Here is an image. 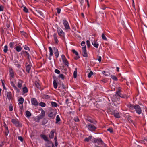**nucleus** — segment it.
Instances as JSON below:
<instances>
[{"instance_id": "obj_1", "label": "nucleus", "mask_w": 147, "mask_h": 147, "mask_svg": "<svg viewBox=\"0 0 147 147\" xmlns=\"http://www.w3.org/2000/svg\"><path fill=\"white\" fill-rule=\"evenodd\" d=\"M121 91V89H119L117 90L115 94V96H114L115 97H119L122 98L127 99L129 97L128 95L125 94L124 95L120 93Z\"/></svg>"}, {"instance_id": "obj_2", "label": "nucleus", "mask_w": 147, "mask_h": 147, "mask_svg": "<svg viewBox=\"0 0 147 147\" xmlns=\"http://www.w3.org/2000/svg\"><path fill=\"white\" fill-rule=\"evenodd\" d=\"M86 127L89 131L92 132L95 131L97 129V127L94 124L89 123L86 125Z\"/></svg>"}, {"instance_id": "obj_3", "label": "nucleus", "mask_w": 147, "mask_h": 147, "mask_svg": "<svg viewBox=\"0 0 147 147\" xmlns=\"http://www.w3.org/2000/svg\"><path fill=\"white\" fill-rule=\"evenodd\" d=\"M135 110L137 113L139 115L140 114L142 113V110L140 106L137 104L135 105Z\"/></svg>"}, {"instance_id": "obj_4", "label": "nucleus", "mask_w": 147, "mask_h": 147, "mask_svg": "<svg viewBox=\"0 0 147 147\" xmlns=\"http://www.w3.org/2000/svg\"><path fill=\"white\" fill-rule=\"evenodd\" d=\"M56 115V113L53 110L51 111L48 113V117L52 119H54Z\"/></svg>"}, {"instance_id": "obj_5", "label": "nucleus", "mask_w": 147, "mask_h": 147, "mask_svg": "<svg viewBox=\"0 0 147 147\" xmlns=\"http://www.w3.org/2000/svg\"><path fill=\"white\" fill-rule=\"evenodd\" d=\"M57 31L58 35L61 37H63L64 36L65 33L63 31L62 29L60 27H58L57 28Z\"/></svg>"}, {"instance_id": "obj_6", "label": "nucleus", "mask_w": 147, "mask_h": 147, "mask_svg": "<svg viewBox=\"0 0 147 147\" xmlns=\"http://www.w3.org/2000/svg\"><path fill=\"white\" fill-rule=\"evenodd\" d=\"M63 23L66 30L70 29V27L68 23L66 20L65 19H63Z\"/></svg>"}, {"instance_id": "obj_7", "label": "nucleus", "mask_w": 147, "mask_h": 147, "mask_svg": "<svg viewBox=\"0 0 147 147\" xmlns=\"http://www.w3.org/2000/svg\"><path fill=\"white\" fill-rule=\"evenodd\" d=\"M82 51L83 56L85 57H88V55L86 51V46L82 48Z\"/></svg>"}, {"instance_id": "obj_8", "label": "nucleus", "mask_w": 147, "mask_h": 147, "mask_svg": "<svg viewBox=\"0 0 147 147\" xmlns=\"http://www.w3.org/2000/svg\"><path fill=\"white\" fill-rule=\"evenodd\" d=\"M86 120L92 123L94 125L96 124L97 123V121H96L92 119L91 117L89 116H88L87 117Z\"/></svg>"}, {"instance_id": "obj_9", "label": "nucleus", "mask_w": 147, "mask_h": 147, "mask_svg": "<svg viewBox=\"0 0 147 147\" xmlns=\"http://www.w3.org/2000/svg\"><path fill=\"white\" fill-rule=\"evenodd\" d=\"M31 101L32 105L37 106L38 105V102L37 101L36 99L35 98H31Z\"/></svg>"}, {"instance_id": "obj_10", "label": "nucleus", "mask_w": 147, "mask_h": 147, "mask_svg": "<svg viewBox=\"0 0 147 147\" xmlns=\"http://www.w3.org/2000/svg\"><path fill=\"white\" fill-rule=\"evenodd\" d=\"M45 115V111L43 110L41 111V113L37 116V118L39 119H42Z\"/></svg>"}, {"instance_id": "obj_11", "label": "nucleus", "mask_w": 147, "mask_h": 147, "mask_svg": "<svg viewBox=\"0 0 147 147\" xmlns=\"http://www.w3.org/2000/svg\"><path fill=\"white\" fill-rule=\"evenodd\" d=\"M112 114H113L114 116L116 118H119L120 117L119 113L116 110L113 112Z\"/></svg>"}, {"instance_id": "obj_12", "label": "nucleus", "mask_w": 147, "mask_h": 147, "mask_svg": "<svg viewBox=\"0 0 147 147\" xmlns=\"http://www.w3.org/2000/svg\"><path fill=\"white\" fill-rule=\"evenodd\" d=\"M97 142H98V143L100 144V145H102V146H103L100 147V146H97V145H96L94 147H107V145L103 142V141L102 140H100L99 141H98Z\"/></svg>"}, {"instance_id": "obj_13", "label": "nucleus", "mask_w": 147, "mask_h": 147, "mask_svg": "<svg viewBox=\"0 0 147 147\" xmlns=\"http://www.w3.org/2000/svg\"><path fill=\"white\" fill-rule=\"evenodd\" d=\"M9 75L10 78H13L14 77V73L13 70L12 68L9 69Z\"/></svg>"}, {"instance_id": "obj_14", "label": "nucleus", "mask_w": 147, "mask_h": 147, "mask_svg": "<svg viewBox=\"0 0 147 147\" xmlns=\"http://www.w3.org/2000/svg\"><path fill=\"white\" fill-rule=\"evenodd\" d=\"M12 122L13 123V124L17 126L18 127L19 125V123L18 121L17 120H16L15 119H13L11 120Z\"/></svg>"}, {"instance_id": "obj_15", "label": "nucleus", "mask_w": 147, "mask_h": 147, "mask_svg": "<svg viewBox=\"0 0 147 147\" xmlns=\"http://www.w3.org/2000/svg\"><path fill=\"white\" fill-rule=\"evenodd\" d=\"M53 50L55 51L54 53L55 56L56 58H57L58 57L59 55V53L58 51L57 48H53Z\"/></svg>"}, {"instance_id": "obj_16", "label": "nucleus", "mask_w": 147, "mask_h": 147, "mask_svg": "<svg viewBox=\"0 0 147 147\" xmlns=\"http://www.w3.org/2000/svg\"><path fill=\"white\" fill-rule=\"evenodd\" d=\"M18 82L17 86L20 89H21L23 81L20 79H18Z\"/></svg>"}, {"instance_id": "obj_17", "label": "nucleus", "mask_w": 147, "mask_h": 147, "mask_svg": "<svg viewBox=\"0 0 147 147\" xmlns=\"http://www.w3.org/2000/svg\"><path fill=\"white\" fill-rule=\"evenodd\" d=\"M11 85L14 88V89L16 91V92L19 93L20 92V90L15 86L14 83L13 82H11Z\"/></svg>"}, {"instance_id": "obj_18", "label": "nucleus", "mask_w": 147, "mask_h": 147, "mask_svg": "<svg viewBox=\"0 0 147 147\" xmlns=\"http://www.w3.org/2000/svg\"><path fill=\"white\" fill-rule=\"evenodd\" d=\"M57 36V35L56 33H54V34L53 36L54 38V40L55 42V43L57 44H58L59 41L58 40Z\"/></svg>"}, {"instance_id": "obj_19", "label": "nucleus", "mask_w": 147, "mask_h": 147, "mask_svg": "<svg viewBox=\"0 0 147 147\" xmlns=\"http://www.w3.org/2000/svg\"><path fill=\"white\" fill-rule=\"evenodd\" d=\"M7 98L9 100H11L12 98V93L10 92H9L7 93Z\"/></svg>"}, {"instance_id": "obj_20", "label": "nucleus", "mask_w": 147, "mask_h": 147, "mask_svg": "<svg viewBox=\"0 0 147 147\" xmlns=\"http://www.w3.org/2000/svg\"><path fill=\"white\" fill-rule=\"evenodd\" d=\"M36 12L38 16L39 17H44V14L43 13H42V12L40 10H36Z\"/></svg>"}, {"instance_id": "obj_21", "label": "nucleus", "mask_w": 147, "mask_h": 147, "mask_svg": "<svg viewBox=\"0 0 147 147\" xmlns=\"http://www.w3.org/2000/svg\"><path fill=\"white\" fill-rule=\"evenodd\" d=\"M34 85L38 89L40 88V86L39 83V80L35 81L34 82Z\"/></svg>"}, {"instance_id": "obj_22", "label": "nucleus", "mask_w": 147, "mask_h": 147, "mask_svg": "<svg viewBox=\"0 0 147 147\" xmlns=\"http://www.w3.org/2000/svg\"><path fill=\"white\" fill-rule=\"evenodd\" d=\"M40 136L45 141L47 142V141H48V138L46 135L44 134H41Z\"/></svg>"}, {"instance_id": "obj_23", "label": "nucleus", "mask_w": 147, "mask_h": 147, "mask_svg": "<svg viewBox=\"0 0 147 147\" xmlns=\"http://www.w3.org/2000/svg\"><path fill=\"white\" fill-rule=\"evenodd\" d=\"M54 131L53 130H52L50 133L49 135V137L50 139H53L54 136Z\"/></svg>"}, {"instance_id": "obj_24", "label": "nucleus", "mask_w": 147, "mask_h": 147, "mask_svg": "<svg viewBox=\"0 0 147 147\" xmlns=\"http://www.w3.org/2000/svg\"><path fill=\"white\" fill-rule=\"evenodd\" d=\"M31 69V65L30 64H29L26 66V72L29 73H30V71Z\"/></svg>"}, {"instance_id": "obj_25", "label": "nucleus", "mask_w": 147, "mask_h": 147, "mask_svg": "<svg viewBox=\"0 0 147 147\" xmlns=\"http://www.w3.org/2000/svg\"><path fill=\"white\" fill-rule=\"evenodd\" d=\"M22 47L19 46H17L15 48V49L18 52L22 50Z\"/></svg>"}, {"instance_id": "obj_26", "label": "nucleus", "mask_w": 147, "mask_h": 147, "mask_svg": "<svg viewBox=\"0 0 147 147\" xmlns=\"http://www.w3.org/2000/svg\"><path fill=\"white\" fill-rule=\"evenodd\" d=\"M92 44L96 48H98V47L99 44L96 42H92Z\"/></svg>"}, {"instance_id": "obj_27", "label": "nucleus", "mask_w": 147, "mask_h": 147, "mask_svg": "<svg viewBox=\"0 0 147 147\" xmlns=\"http://www.w3.org/2000/svg\"><path fill=\"white\" fill-rule=\"evenodd\" d=\"M23 92L24 94L28 92V90L26 87H24L22 88Z\"/></svg>"}, {"instance_id": "obj_28", "label": "nucleus", "mask_w": 147, "mask_h": 147, "mask_svg": "<svg viewBox=\"0 0 147 147\" xmlns=\"http://www.w3.org/2000/svg\"><path fill=\"white\" fill-rule=\"evenodd\" d=\"M62 61L63 63L65 64V65L67 66V67L69 66V63L66 59H64Z\"/></svg>"}, {"instance_id": "obj_29", "label": "nucleus", "mask_w": 147, "mask_h": 147, "mask_svg": "<svg viewBox=\"0 0 147 147\" xmlns=\"http://www.w3.org/2000/svg\"><path fill=\"white\" fill-rule=\"evenodd\" d=\"M127 106L129 108L132 110L134 109H135V105H134L133 104H129Z\"/></svg>"}, {"instance_id": "obj_30", "label": "nucleus", "mask_w": 147, "mask_h": 147, "mask_svg": "<svg viewBox=\"0 0 147 147\" xmlns=\"http://www.w3.org/2000/svg\"><path fill=\"white\" fill-rule=\"evenodd\" d=\"M49 51L50 52L49 55L50 56H52L53 55V51L52 48L51 47H49Z\"/></svg>"}, {"instance_id": "obj_31", "label": "nucleus", "mask_w": 147, "mask_h": 147, "mask_svg": "<svg viewBox=\"0 0 147 147\" xmlns=\"http://www.w3.org/2000/svg\"><path fill=\"white\" fill-rule=\"evenodd\" d=\"M19 104H22L24 102V98L23 97H21L18 100Z\"/></svg>"}, {"instance_id": "obj_32", "label": "nucleus", "mask_w": 147, "mask_h": 147, "mask_svg": "<svg viewBox=\"0 0 147 147\" xmlns=\"http://www.w3.org/2000/svg\"><path fill=\"white\" fill-rule=\"evenodd\" d=\"M111 78L114 80L115 81H117L118 80V79L115 76L113 75H111Z\"/></svg>"}, {"instance_id": "obj_33", "label": "nucleus", "mask_w": 147, "mask_h": 147, "mask_svg": "<svg viewBox=\"0 0 147 147\" xmlns=\"http://www.w3.org/2000/svg\"><path fill=\"white\" fill-rule=\"evenodd\" d=\"M4 133L5 136H7L8 135V134L9 133L8 127H6V129H5Z\"/></svg>"}, {"instance_id": "obj_34", "label": "nucleus", "mask_w": 147, "mask_h": 147, "mask_svg": "<svg viewBox=\"0 0 147 147\" xmlns=\"http://www.w3.org/2000/svg\"><path fill=\"white\" fill-rule=\"evenodd\" d=\"M60 121V119L59 116L58 115H57L56 116V122L55 123L57 124L58 123V122Z\"/></svg>"}, {"instance_id": "obj_35", "label": "nucleus", "mask_w": 147, "mask_h": 147, "mask_svg": "<svg viewBox=\"0 0 147 147\" xmlns=\"http://www.w3.org/2000/svg\"><path fill=\"white\" fill-rule=\"evenodd\" d=\"M102 140L101 138H100V139H97L96 140H94V142L95 143H97L98 145H95V146L96 145H97V146H102V147H103V146H102V145H100V144L98 143V141H99V140Z\"/></svg>"}, {"instance_id": "obj_36", "label": "nucleus", "mask_w": 147, "mask_h": 147, "mask_svg": "<svg viewBox=\"0 0 147 147\" xmlns=\"http://www.w3.org/2000/svg\"><path fill=\"white\" fill-rule=\"evenodd\" d=\"M26 115L27 117H29L31 115V113L28 111H26Z\"/></svg>"}, {"instance_id": "obj_37", "label": "nucleus", "mask_w": 147, "mask_h": 147, "mask_svg": "<svg viewBox=\"0 0 147 147\" xmlns=\"http://www.w3.org/2000/svg\"><path fill=\"white\" fill-rule=\"evenodd\" d=\"M92 136H89L88 138H86L84 139V141L86 142H89L92 138Z\"/></svg>"}, {"instance_id": "obj_38", "label": "nucleus", "mask_w": 147, "mask_h": 147, "mask_svg": "<svg viewBox=\"0 0 147 147\" xmlns=\"http://www.w3.org/2000/svg\"><path fill=\"white\" fill-rule=\"evenodd\" d=\"M126 117L127 119L129 122H131V123L133 122V120L131 119V116L129 115H128L126 116Z\"/></svg>"}, {"instance_id": "obj_39", "label": "nucleus", "mask_w": 147, "mask_h": 147, "mask_svg": "<svg viewBox=\"0 0 147 147\" xmlns=\"http://www.w3.org/2000/svg\"><path fill=\"white\" fill-rule=\"evenodd\" d=\"M53 85L55 89L57 88V84L56 81L55 80H54L53 81Z\"/></svg>"}, {"instance_id": "obj_40", "label": "nucleus", "mask_w": 147, "mask_h": 147, "mask_svg": "<svg viewBox=\"0 0 147 147\" xmlns=\"http://www.w3.org/2000/svg\"><path fill=\"white\" fill-rule=\"evenodd\" d=\"M77 76V69L75 68L74 73V78H76Z\"/></svg>"}, {"instance_id": "obj_41", "label": "nucleus", "mask_w": 147, "mask_h": 147, "mask_svg": "<svg viewBox=\"0 0 147 147\" xmlns=\"http://www.w3.org/2000/svg\"><path fill=\"white\" fill-rule=\"evenodd\" d=\"M51 104L53 107H57V104L55 102H51Z\"/></svg>"}, {"instance_id": "obj_42", "label": "nucleus", "mask_w": 147, "mask_h": 147, "mask_svg": "<svg viewBox=\"0 0 147 147\" xmlns=\"http://www.w3.org/2000/svg\"><path fill=\"white\" fill-rule=\"evenodd\" d=\"M8 50V49L7 46V45H5L4 46V49L3 50V51H4V52L5 53H7V52Z\"/></svg>"}, {"instance_id": "obj_43", "label": "nucleus", "mask_w": 147, "mask_h": 147, "mask_svg": "<svg viewBox=\"0 0 147 147\" xmlns=\"http://www.w3.org/2000/svg\"><path fill=\"white\" fill-rule=\"evenodd\" d=\"M39 105L40 106L43 107H45L46 106L45 103L43 102H41L40 103Z\"/></svg>"}, {"instance_id": "obj_44", "label": "nucleus", "mask_w": 147, "mask_h": 147, "mask_svg": "<svg viewBox=\"0 0 147 147\" xmlns=\"http://www.w3.org/2000/svg\"><path fill=\"white\" fill-rule=\"evenodd\" d=\"M47 122V120L45 119H44L42 122V124L45 125Z\"/></svg>"}, {"instance_id": "obj_45", "label": "nucleus", "mask_w": 147, "mask_h": 147, "mask_svg": "<svg viewBox=\"0 0 147 147\" xmlns=\"http://www.w3.org/2000/svg\"><path fill=\"white\" fill-rule=\"evenodd\" d=\"M102 39L103 40H107V38L105 36V34H104V33H103L102 34Z\"/></svg>"}, {"instance_id": "obj_46", "label": "nucleus", "mask_w": 147, "mask_h": 147, "mask_svg": "<svg viewBox=\"0 0 147 147\" xmlns=\"http://www.w3.org/2000/svg\"><path fill=\"white\" fill-rule=\"evenodd\" d=\"M14 42H11L9 44V46L11 48H12L13 46L14 45Z\"/></svg>"}, {"instance_id": "obj_47", "label": "nucleus", "mask_w": 147, "mask_h": 147, "mask_svg": "<svg viewBox=\"0 0 147 147\" xmlns=\"http://www.w3.org/2000/svg\"><path fill=\"white\" fill-rule=\"evenodd\" d=\"M86 44L88 48H89L90 47V42L89 40H87Z\"/></svg>"}, {"instance_id": "obj_48", "label": "nucleus", "mask_w": 147, "mask_h": 147, "mask_svg": "<svg viewBox=\"0 0 147 147\" xmlns=\"http://www.w3.org/2000/svg\"><path fill=\"white\" fill-rule=\"evenodd\" d=\"M93 73L92 71H90L89 73L88 77L89 78H90L91 77V76L93 75Z\"/></svg>"}, {"instance_id": "obj_49", "label": "nucleus", "mask_w": 147, "mask_h": 147, "mask_svg": "<svg viewBox=\"0 0 147 147\" xmlns=\"http://www.w3.org/2000/svg\"><path fill=\"white\" fill-rule=\"evenodd\" d=\"M72 52L77 56L78 55V53L77 52L75 51L74 49H73L72 50Z\"/></svg>"}, {"instance_id": "obj_50", "label": "nucleus", "mask_w": 147, "mask_h": 147, "mask_svg": "<svg viewBox=\"0 0 147 147\" xmlns=\"http://www.w3.org/2000/svg\"><path fill=\"white\" fill-rule=\"evenodd\" d=\"M102 73L106 76H109V73H108L107 74H106V71H102Z\"/></svg>"}, {"instance_id": "obj_51", "label": "nucleus", "mask_w": 147, "mask_h": 147, "mask_svg": "<svg viewBox=\"0 0 147 147\" xmlns=\"http://www.w3.org/2000/svg\"><path fill=\"white\" fill-rule=\"evenodd\" d=\"M59 77L61 78L62 79L64 80L65 78V76L63 74H61L59 76Z\"/></svg>"}, {"instance_id": "obj_52", "label": "nucleus", "mask_w": 147, "mask_h": 147, "mask_svg": "<svg viewBox=\"0 0 147 147\" xmlns=\"http://www.w3.org/2000/svg\"><path fill=\"white\" fill-rule=\"evenodd\" d=\"M23 11L26 13H28V9L26 7H24Z\"/></svg>"}, {"instance_id": "obj_53", "label": "nucleus", "mask_w": 147, "mask_h": 147, "mask_svg": "<svg viewBox=\"0 0 147 147\" xmlns=\"http://www.w3.org/2000/svg\"><path fill=\"white\" fill-rule=\"evenodd\" d=\"M107 131H109L110 133L113 132V131L112 128H109L107 129Z\"/></svg>"}, {"instance_id": "obj_54", "label": "nucleus", "mask_w": 147, "mask_h": 147, "mask_svg": "<svg viewBox=\"0 0 147 147\" xmlns=\"http://www.w3.org/2000/svg\"><path fill=\"white\" fill-rule=\"evenodd\" d=\"M24 49L26 50H30V49L29 48L27 47L26 45H25L24 46Z\"/></svg>"}, {"instance_id": "obj_55", "label": "nucleus", "mask_w": 147, "mask_h": 147, "mask_svg": "<svg viewBox=\"0 0 147 147\" xmlns=\"http://www.w3.org/2000/svg\"><path fill=\"white\" fill-rule=\"evenodd\" d=\"M18 139L20 140L21 142H22L23 140V138L22 136H18Z\"/></svg>"}, {"instance_id": "obj_56", "label": "nucleus", "mask_w": 147, "mask_h": 147, "mask_svg": "<svg viewBox=\"0 0 147 147\" xmlns=\"http://www.w3.org/2000/svg\"><path fill=\"white\" fill-rule=\"evenodd\" d=\"M44 96L45 99H48L50 98V96L47 95H44Z\"/></svg>"}, {"instance_id": "obj_57", "label": "nucleus", "mask_w": 147, "mask_h": 147, "mask_svg": "<svg viewBox=\"0 0 147 147\" xmlns=\"http://www.w3.org/2000/svg\"><path fill=\"white\" fill-rule=\"evenodd\" d=\"M55 72L56 74H59L60 73V71L58 69H56L55 70Z\"/></svg>"}, {"instance_id": "obj_58", "label": "nucleus", "mask_w": 147, "mask_h": 147, "mask_svg": "<svg viewBox=\"0 0 147 147\" xmlns=\"http://www.w3.org/2000/svg\"><path fill=\"white\" fill-rule=\"evenodd\" d=\"M74 120L75 122H78L79 121V119L77 117L74 118Z\"/></svg>"}, {"instance_id": "obj_59", "label": "nucleus", "mask_w": 147, "mask_h": 147, "mask_svg": "<svg viewBox=\"0 0 147 147\" xmlns=\"http://www.w3.org/2000/svg\"><path fill=\"white\" fill-rule=\"evenodd\" d=\"M9 109L10 111H11L13 110V106L12 105H10L9 107Z\"/></svg>"}, {"instance_id": "obj_60", "label": "nucleus", "mask_w": 147, "mask_h": 147, "mask_svg": "<svg viewBox=\"0 0 147 147\" xmlns=\"http://www.w3.org/2000/svg\"><path fill=\"white\" fill-rule=\"evenodd\" d=\"M57 11V13L58 14H59L61 12V9L59 8H57L56 9Z\"/></svg>"}, {"instance_id": "obj_61", "label": "nucleus", "mask_w": 147, "mask_h": 147, "mask_svg": "<svg viewBox=\"0 0 147 147\" xmlns=\"http://www.w3.org/2000/svg\"><path fill=\"white\" fill-rule=\"evenodd\" d=\"M101 59H102V58H101V57L100 56H98V60L99 62H100L101 61Z\"/></svg>"}, {"instance_id": "obj_62", "label": "nucleus", "mask_w": 147, "mask_h": 147, "mask_svg": "<svg viewBox=\"0 0 147 147\" xmlns=\"http://www.w3.org/2000/svg\"><path fill=\"white\" fill-rule=\"evenodd\" d=\"M25 56H27L28 58H29V53L26 51V52L25 53Z\"/></svg>"}, {"instance_id": "obj_63", "label": "nucleus", "mask_w": 147, "mask_h": 147, "mask_svg": "<svg viewBox=\"0 0 147 147\" xmlns=\"http://www.w3.org/2000/svg\"><path fill=\"white\" fill-rule=\"evenodd\" d=\"M85 42L84 41H83L81 43V45L83 46H84V47L85 46Z\"/></svg>"}, {"instance_id": "obj_64", "label": "nucleus", "mask_w": 147, "mask_h": 147, "mask_svg": "<svg viewBox=\"0 0 147 147\" xmlns=\"http://www.w3.org/2000/svg\"><path fill=\"white\" fill-rule=\"evenodd\" d=\"M4 7L3 6H0V11H3V10Z\"/></svg>"}]
</instances>
